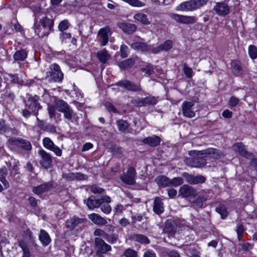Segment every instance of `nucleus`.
Masks as SVG:
<instances>
[{"label":"nucleus","instance_id":"obj_1","mask_svg":"<svg viewBox=\"0 0 257 257\" xmlns=\"http://www.w3.org/2000/svg\"><path fill=\"white\" fill-rule=\"evenodd\" d=\"M208 0H190L181 3L176 8V10L181 11H193L205 6Z\"/></svg>","mask_w":257,"mask_h":257},{"label":"nucleus","instance_id":"obj_2","mask_svg":"<svg viewBox=\"0 0 257 257\" xmlns=\"http://www.w3.org/2000/svg\"><path fill=\"white\" fill-rule=\"evenodd\" d=\"M55 106L59 111L63 113L66 119L72 121L76 114L66 102L62 99L56 100Z\"/></svg>","mask_w":257,"mask_h":257},{"label":"nucleus","instance_id":"obj_3","mask_svg":"<svg viewBox=\"0 0 257 257\" xmlns=\"http://www.w3.org/2000/svg\"><path fill=\"white\" fill-rule=\"evenodd\" d=\"M39 100L40 98L37 95L27 94L24 100L26 107L32 111L36 116L37 115L38 111L42 108Z\"/></svg>","mask_w":257,"mask_h":257},{"label":"nucleus","instance_id":"obj_4","mask_svg":"<svg viewBox=\"0 0 257 257\" xmlns=\"http://www.w3.org/2000/svg\"><path fill=\"white\" fill-rule=\"evenodd\" d=\"M46 77L50 80L60 82L63 79V73L60 66L56 63H53L50 66V71L46 73Z\"/></svg>","mask_w":257,"mask_h":257},{"label":"nucleus","instance_id":"obj_5","mask_svg":"<svg viewBox=\"0 0 257 257\" xmlns=\"http://www.w3.org/2000/svg\"><path fill=\"white\" fill-rule=\"evenodd\" d=\"M52 25L48 19H44L41 21V24L35 29V32L40 38L47 36L52 30Z\"/></svg>","mask_w":257,"mask_h":257},{"label":"nucleus","instance_id":"obj_6","mask_svg":"<svg viewBox=\"0 0 257 257\" xmlns=\"http://www.w3.org/2000/svg\"><path fill=\"white\" fill-rule=\"evenodd\" d=\"M111 35L110 27L106 26L101 28L97 33V37L98 39V43L102 47L106 45L108 43L109 37Z\"/></svg>","mask_w":257,"mask_h":257},{"label":"nucleus","instance_id":"obj_7","mask_svg":"<svg viewBox=\"0 0 257 257\" xmlns=\"http://www.w3.org/2000/svg\"><path fill=\"white\" fill-rule=\"evenodd\" d=\"M95 246L96 248V255L100 257L102 254H105L107 252L110 251L111 247L107 244L102 239L96 237L95 239Z\"/></svg>","mask_w":257,"mask_h":257},{"label":"nucleus","instance_id":"obj_8","mask_svg":"<svg viewBox=\"0 0 257 257\" xmlns=\"http://www.w3.org/2000/svg\"><path fill=\"white\" fill-rule=\"evenodd\" d=\"M9 145L13 148L19 147L26 151H29L32 149L30 142L26 140L19 138H11L9 140Z\"/></svg>","mask_w":257,"mask_h":257},{"label":"nucleus","instance_id":"obj_9","mask_svg":"<svg viewBox=\"0 0 257 257\" xmlns=\"http://www.w3.org/2000/svg\"><path fill=\"white\" fill-rule=\"evenodd\" d=\"M198 155L203 157H209L214 159H218L223 157L224 155L220 150L214 148H208L198 152Z\"/></svg>","mask_w":257,"mask_h":257},{"label":"nucleus","instance_id":"obj_10","mask_svg":"<svg viewBox=\"0 0 257 257\" xmlns=\"http://www.w3.org/2000/svg\"><path fill=\"white\" fill-rule=\"evenodd\" d=\"M136 176V170L133 167H130L126 174H123L120 176L121 180L128 185H134L136 183L135 178Z\"/></svg>","mask_w":257,"mask_h":257},{"label":"nucleus","instance_id":"obj_11","mask_svg":"<svg viewBox=\"0 0 257 257\" xmlns=\"http://www.w3.org/2000/svg\"><path fill=\"white\" fill-rule=\"evenodd\" d=\"M39 155L41 157L40 163L45 169H48L52 166V157L48 153L43 150L39 151Z\"/></svg>","mask_w":257,"mask_h":257},{"label":"nucleus","instance_id":"obj_12","mask_svg":"<svg viewBox=\"0 0 257 257\" xmlns=\"http://www.w3.org/2000/svg\"><path fill=\"white\" fill-rule=\"evenodd\" d=\"M194 105V102L185 101L182 104V113L184 116L192 118L195 116V113L193 109Z\"/></svg>","mask_w":257,"mask_h":257},{"label":"nucleus","instance_id":"obj_13","mask_svg":"<svg viewBox=\"0 0 257 257\" xmlns=\"http://www.w3.org/2000/svg\"><path fill=\"white\" fill-rule=\"evenodd\" d=\"M171 18L178 23L183 24H192L196 22V19L194 16H184L173 14Z\"/></svg>","mask_w":257,"mask_h":257},{"label":"nucleus","instance_id":"obj_14","mask_svg":"<svg viewBox=\"0 0 257 257\" xmlns=\"http://www.w3.org/2000/svg\"><path fill=\"white\" fill-rule=\"evenodd\" d=\"M213 10L215 12L217 15L220 16H225L230 13L229 6L224 2L216 3L213 8Z\"/></svg>","mask_w":257,"mask_h":257},{"label":"nucleus","instance_id":"obj_15","mask_svg":"<svg viewBox=\"0 0 257 257\" xmlns=\"http://www.w3.org/2000/svg\"><path fill=\"white\" fill-rule=\"evenodd\" d=\"M43 144L45 148L53 152L56 156L60 157L62 155V150L49 138H44Z\"/></svg>","mask_w":257,"mask_h":257},{"label":"nucleus","instance_id":"obj_16","mask_svg":"<svg viewBox=\"0 0 257 257\" xmlns=\"http://www.w3.org/2000/svg\"><path fill=\"white\" fill-rule=\"evenodd\" d=\"M84 222V220L76 216L70 218L65 222L67 228L70 230H73L77 227L80 226Z\"/></svg>","mask_w":257,"mask_h":257},{"label":"nucleus","instance_id":"obj_17","mask_svg":"<svg viewBox=\"0 0 257 257\" xmlns=\"http://www.w3.org/2000/svg\"><path fill=\"white\" fill-rule=\"evenodd\" d=\"M116 85L117 86L122 87L129 91H140L142 90L141 87L140 85H136L127 80H121L118 82L116 83Z\"/></svg>","mask_w":257,"mask_h":257},{"label":"nucleus","instance_id":"obj_18","mask_svg":"<svg viewBox=\"0 0 257 257\" xmlns=\"http://www.w3.org/2000/svg\"><path fill=\"white\" fill-rule=\"evenodd\" d=\"M232 149L240 156L246 158H250L251 154L245 149L244 145L242 143H236L232 146Z\"/></svg>","mask_w":257,"mask_h":257},{"label":"nucleus","instance_id":"obj_19","mask_svg":"<svg viewBox=\"0 0 257 257\" xmlns=\"http://www.w3.org/2000/svg\"><path fill=\"white\" fill-rule=\"evenodd\" d=\"M179 193L183 197H194L196 190L188 185H183L180 188Z\"/></svg>","mask_w":257,"mask_h":257},{"label":"nucleus","instance_id":"obj_20","mask_svg":"<svg viewBox=\"0 0 257 257\" xmlns=\"http://www.w3.org/2000/svg\"><path fill=\"white\" fill-rule=\"evenodd\" d=\"M52 187L53 184L52 182H45L38 186L34 187L33 188V192L37 195H40L50 190Z\"/></svg>","mask_w":257,"mask_h":257},{"label":"nucleus","instance_id":"obj_21","mask_svg":"<svg viewBox=\"0 0 257 257\" xmlns=\"http://www.w3.org/2000/svg\"><path fill=\"white\" fill-rule=\"evenodd\" d=\"M185 250L189 257H200V252L198 247L194 244H190L185 246Z\"/></svg>","mask_w":257,"mask_h":257},{"label":"nucleus","instance_id":"obj_22","mask_svg":"<svg viewBox=\"0 0 257 257\" xmlns=\"http://www.w3.org/2000/svg\"><path fill=\"white\" fill-rule=\"evenodd\" d=\"M101 200L96 199L95 196L92 195L84 200L88 208L90 210H93L95 208H98L100 206Z\"/></svg>","mask_w":257,"mask_h":257},{"label":"nucleus","instance_id":"obj_23","mask_svg":"<svg viewBox=\"0 0 257 257\" xmlns=\"http://www.w3.org/2000/svg\"><path fill=\"white\" fill-rule=\"evenodd\" d=\"M88 218L93 223L98 225H104L107 223L105 218L97 213H93L89 214Z\"/></svg>","mask_w":257,"mask_h":257},{"label":"nucleus","instance_id":"obj_24","mask_svg":"<svg viewBox=\"0 0 257 257\" xmlns=\"http://www.w3.org/2000/svg\"><path fill=\"white\" fill-rule=\"evenodd\" d=\"M129 239L142 244H149L150 242V239L147 236L141 234H132L129 237Z\"/></svg>","mask_w":257,"mask_h":257},{"label":"nucleus","instance_id":"obj_25","mask_svg":"<svg viewBox=\"0 0 257 257\" xmlns=\"http://www.w3.org/2000/svg\"><path fill=\"white\" fill-rule=\"evenodd\" d=\"M39 239L44 246H47L51 241L50 235L43 229H41L40 231Z\"/></svg>","mask_w":257,"mask_h":257},{"label":"nucleus","instance_id":"obj_26","mask_svg":"<svg viewBox=\"0 0 257 257\" xmlns=\"http://www.w3.org/2000/svg\"><path fill=\"white\" fill-rule=\"evenodd\" d=\"M143 142L151 147H156L160 145L161 142V139L157 136H153L145 138Z\"/></svg>","mask_w":257,"mask_h":257},{"label":"nucleus","instance_id":"obj_27","mask_svg":"<svg viewBox=\"0 0 257 257\" xmlns=\"http://www.w3.org/2000/svg\"><path fill=\"white\" fill-rule=\"evenodd\" d=\"M153 210L157 214H161L164 212L163 203L159 197H156L154 202Z\"/></svg>","mask_w":257,"mask_h":257},{"label":"nucleus","instance_id":"obj_28","mask_svg":"<svg viewBox=\"0 0 257 257\" xmlns=\"http://www.w3.org/2000/svg\"><path fill=\"white\" fill-rule=\"evenodd\" d=\"M96 57L99 61L103 64L106 63L110 58V55L105 49L98 51L96 54Z\"/></svg>","mask_w":257,"mask_h":257},{"label":"nucleus","instance_id":"obj_29","mask_svg":"<svg viewBox=\"0 0 257 257\" xmlns=\"http://www.w3.org/2000/svg\"><path fill=\"white\" fill-rule=\"evenodd\" d=\"M28 53L25 50L17 51L13 55L14 59L18 62L23 61L27 57Z\"/></svg>","mask_w":257,"mask_h":257},{"label":"nucleus","instance_id":"obj_30","mask_svg":"<svg viewBox=\"0 0 257 257\" xmlns=\"http://www.w3.org/2000/svg\"><path fill=\"white\" fill-rule=\"evenodd\" d=\"M18 245L22 248L23 251V256L22 257H31V253L30 250V249L28 246L27 243L23 240H20L18 241Z\"/></svg>","mask_w":257,"mask_h":257},{"label":"nucleus","instance_id":"obj_31","mask_svg":"<svg viewBox=\"0 0 257 257\" xmlns=\"http://www.w3.org/2000/svg\"><path fill=\"white\" fill-rule=\"evenodd\" d=\"M7 174L8 171L6 167L0 169V181L3 183L5 189H7L10 187L9 183L6 179Z\"/></svg>","mask_w":257,"mask_h":257},{"label":"nucleus","instance_id":"obj_32","mask_svg":"<svg viewBox=\"0 0 257 257\" xmlns=\"http://www.w3.org/2000/svg\"><path fill=\"white\" fill-rule=\"evenodd\" d=\"M231 66L233 73L238 76L241 74L242 68L241 67L240 62L236 60H234L231 61Z\"/></svg>","mask_w":257,"mask_h":257},{"label":"nucleus","instance_id":"obj_33","mask_svg":"<svg viewBox=\"0 0 257 257\" xmlns=\"http://www.w3.org/2000/svg\"><path fill=\"white\" fill-rule=\"evenodd\" d=\"M215 211L220 215L222 219H225L228 214L226 206L224 204H219L215 208Z\"/></svg>","mask_w":257,"mask_h":257},{"label":"nucleus","instance_id":"obj_34","mask_svg":"<svg viewBox=\"0 0 257 257\" xmlns=\"http://www.w3.org/2000/svg\"><path fill=\"white\" fill-rule=\"evenodd\" d=\"M131 47L134 49L142 52H147L150 50L147 45L142 42H134L131 44Z\"/></svg>","mask_w":257,"mask_h":257},{"label":"nucleus","instance_id":"obj_35","mask_svg":"<svg viewBox=\"0 0 257 257\" xmlns=\"http://www.w3.org/2000/svg\"><path fill=\"white\" fill-rule=\"evenodd\" d=\"M189 165L193 167L200 168L204 166L206 162L203 159L194 158L192 160H189Z\"/></svg>","mask_w":257,"mask_h":257},{"label":"nucleus","instance_id":"obj_36","mask_svg":"<svg viewBox=\"0 0 257 257\" xmlns=\"http://www.w3.org/2000/svg\"><path fill=\"white\" fill-rule=\"evenodd\" d=\"M142 98L144 106L148 105H155L158 101V97H155L150 95Z\"/></svg>","mask_w":257,"mask_h":257},{"label":"nucleus","instance_id":"obj_37","mask_svg":"<svg viewBox=\"0 0 257 257\" xmlns=\"http://www.w3.org/2000/svg\"><path fill=\"white\" fill-rule=\"evenodd\" d=\"M156 181L157 183L162 187L170 186L171 179L165 176H160L158 177Z\"/></svg>","mask_w":257,"mask_h":257},{"label":"nucleus","instance_id":"obj_38","mask_svg":"<svg viewBox=\"0 0 257 257\" xmlns=\"http://www.w3.org/2000/svg\"><path fill=\"white\" fill-rule=\"evenodd\" d=\"M122 29L124 33L131 34L136 31L137 27L133 24L124 23L122 25Z\"/></svg>","mask_w":257,"mask_h":257},{"label":"nucleus","instance_id":"obj_39","mask_svg":"<svg viewBox=\"0 0 257 257\" xmlns=\"http://www.w3.org/2000/svg\"><path fill=\"white\" fill-rule=\"evenodd\" d=\"M134 18L136 21H139L143 24L148 25L150 24V22L148 19L147 15L142 13H139L135 14L134 16Z\"/></svg>","mask_w":257,"mask_h":257},{"label":"nucleus","instance_id":"obj_40","mask_svg":"<svg viewBox=\"0 0 257 257\" xmlns=\"http://www.w3.org/2000/svg\"><path fill=\"white\" fill-rule=\"evenodd\" d=\"M213 191L211 190H208L207 191H204L203 194L199 196L197 198V200L201 201L202 203L201 205L202 206V202L211 199L213 197Z\"/></svg>","mask_w":257,"mask_h":257},{"label":"nucleus","instance_id":"obj_41","mask_svg":"<svg viewBox=\"0 0 257 257\" xmlns=\"http://www.w3.org/2000/svg\"><path fill=\"white\" fill-rule=\"evenodd\" d=\"M134 60L132 58H129L120 62L119 64V67L122 69L125 70L131 67L134 64Z\"/></svg>","mask_w":257,"mask_h":257},{"label":"nucleus","instance_id":"obj_42","mask_svg":"<svg viewBox=\"0 0 257 257\" xmlns=\"http://www.w3.org/2000/svg\"><path fill=\"white\" fill-rule=\"evenodd\" d=\"M116 123L118 130L120 132H124L128 128V123L125 120L119 119L116 121Z\"/></svg>","mask_w":257,"mask_h":257},{"label":"nucleus","instance_id":"obj_43","mask_svg":"<svg viewBox=\"0 0 257 257\" xmlns=\"http://www.w3.org/2000/svg\"><path fill=\"white\" fill-rule=\"evenodd\" d=\"M248 54L252 59L257 58V47L253 45H249L248 49Z\"/></svg>","mask_w":257,"mask_h":257},{"label":"nucleus","instance_id":"obj_44","mask_svg":"<svg viewBox=\"0 0 257 257\" xmlns=\"http://www.w3.org/2000/svg\"><path fill=\"white\" fill-rule=\"evenodd\" d=\"M165 253L166 257H181L179 252L176 250L166 249Z\"/></svg>","mask_w":257,"mask_h":257},{"label":"nucleus","instance_id":"obj_45","mask_svg":"<svg viewBox=\"0 0 257 257\" xmlns=\"http://www.w3.org/2000/svg\"><path fill=\"white\" fill-rule=\"evenodd\" d=\"M173 42L171 40H167L163 44L160 45V48L162 49V51H168L172 47Z\"/></svg>","mask_w":257,"mask_h":257},{"label":"nucleus","instance_id":"obj_46","mask_svg":"<svg viewBox=\"0 0 257 257\" xmlns=\"http://www.w3.org/2000/svg\"><path fill=\"white\" fill-rule=\"evenodd\" d=\"M123 255L125 257H137L138 253L136 250L131 248H128L124 251Z\"/></svg>","mask_w":257,"mask_h":257},{"label":"nucleus","instance_id":"obj_47","mask_svg":"<svg viewBox=\"0 0 257 257\" xmlns=\"http://www.w3.org/2000/svg\"><path fill=\"white\" fill-rule=\"evenodd\" d=\"M183 72L186 76L188 78H191L194 74L192 68L188 67L186 63L183 65Z\"/></svg>","mask_w":257,"mask_h":257},{"label":"nucleus","instance_id":"obj_48","mask_svg":"<svg viewBox=\"0 0 257 257\" xmlns=\"http://www.w3.org/2000/svg\"><path fill=\"white\" fill-rule=\"evenodd\" d=\"M183 183V180L181 177H175L171 179L170 186L177 187Z\"/></svg>","mask_w":257,"mask_h":257},{"label":"nucleus","instance_id":"obj_49","mask_svg":"<svg viewBox=\"0 0 257 257\" xmlns=\"http://www.w3.org/2000/svg\"><path fill=\"white\" fill-rule=\"evenodd\" d=\"M206 180L205 178L202 175H193V184L203 183Z\"/></svg>","mask_w":257,"mask_h":257},{"label":"nucleus","instance_id":"obj_50","mask_svg":"<svg viewBox=\"0 0 257 257\" xmlns=\"http://www.w3.org/2000/svg\"><path fill=\"white\" fill-rule=\"evenodd\" d=\"M10 128L6 123V121L2 119H0V134L6 132Z\"/></svg>","mask_w":257,"mask_h":257},{"label":"nucleus","instance_id":"obj_51","mask_svg":"<svg viewBox=\"0 0 257 257\" xmlns=\"http://www.w3.org/2000/svg\"><path fill=\"white\" fill-rule=\"evenodd\" d=\"M120 55L122 58H126L127 57L128 54V48L125 45H122L120 46Z\"/></svg>","mask_w":257,"mask_h":257},{"label":"nucleus","instance_id":"obj_52","mask_svg":"<svg viewBox=\"0 0 257 257\" xmlns=\"http://www.w3.org/2000/svg\"><path fill=\"white\" fill-rule=\"evenodd\" d=\"M101 210L105 214H109L111 211V207L109 204L104 203L100 206Z\"/></svg>","mask_w":257,"mask_h":257},{"label":"nucleus","instance_id":"obj_53","mask_svg":"<svg viewBox=\"0 0 257 257\" xmlns=\"http://www.w3.org/2000/svg\"><path fill=\"white\" fill-rule=\"evenodd\" d=\"M163 231L170 234L174 233V229L171 223L166 222L165 223Z\"/></svg>","mask_w":257,"mask_h":257},{"label":"nucleus","instance_id":"obj_54","mask_svg":"<svg viewBox=\"0 0 257 257\" xmlns=\"http://www.w3.org/2000/svg\"><path fill=\"white\" fill-rule=\"evenodd\" d=\"M56 108L53 105H49L48 106V111L49 116L51 118H55L56 115Z\"/></svg>","mask_w":257,"mask_h":257},{"label":"nucleus","instance_id":"obj_55","mask_svg":"<svg viewBox=\"0 0 257 257\" xmlns=\"http://www.w3.org/2000/svg\"><path fill=\"white\" fill-rule=\"evenodd\" d=\"M134 105L137 107H142L144 106L143 100L142 98H138L137 99H133L131 101Z\"/></svg>","mask_w":257,"mask_h":257},{"label":"nucleus","instance_id":"obj_56","mask_svg":"<svg viewBox=\"0 0 257 257\" xmlns=\"http://www.w3.org/2000/svg\"><path fill=\"white\" fill-rule=\"evenodd\" d=\"M90 190L91 192L94 194H102L104 193V190L100 188L96 185H92L90 187Z\"/></svg>","mask_w":257,"mask_h":257},{"label":"nucleus","instance_id":"obj_57","mask_svg":"<svg viewBox=\"0 0 257 257\" xmlns=\"http://www.w3.org/2000/svg\"><path fill=\"white\" fill-rule=\"evenodd\" d=\"M69 24L67 20H63L61 21L59 25V29L60 31L63 32L67 29L69 27Z\"/></svg>","mask_w":257,"mask_h":257},{"label":"nucleus","instance_id":"obj_58","mask_svg":"<svg viewBox=\"0 0 257 257\" xmlns=\"http://www.w3.org/2000/svg\"><path fill=\"white\" fill-rule=\"evenodd\" d=\"M239 101V99L238 98L232 96L230 98L229 100V105L231 107H234L238 104Z\"/></svg>","mask_w":257,"mask_h":257},{"label":"nucleus","instance_id":"obj_59","mask_svg":"<svg viewBox=\"0 0 257 257\" xmlns=\"http://www.w3.org/2000/svg\"><path fill=\"white\" fill-rule=\"evenodd\" d=\"M182 176L185 179L186 182L189 184H193V175L187 173H184Z\"/></svg>","mask_w":257,"mask_h":257},{"label":"nucleus","instance_id":"obj_60","mask_svg":"<svg viewBox=\"0 0 257 257\" xmlns=\"http://www.w3.org/2000/svg\"><path fill=\"white\" fill-rule=\"evenodd\" d=\"M142 71L143 72H145L146 74L150 75L153 72V68L152 66L148 65V66H147L145 68H142Z\"/></svg>","mask_w":257,"mask_h":257},{"label":"nucleus","instance_id":"obj_61","mask_svg":"<svg viewBox=\"0 0 257 257\" xmlns=\"http://www.w3.org/2000/svg\"><path fill=\"white\" fill-rule=\"evenodd\" d=\"M105 106L107 109V110L110 112L117 113V110L115 108V107L109 102H107L105 104Z\"/></svg>","mask_w":257,"mask_h":257},{"label":"nucleus","instance_id":"obj_62","mask_svg":"<svg viewBox=\"0 0 257 257\" xmlns=\"http://www.w3.org/2000/svg\"><path fill=\"white\" fill-rule=\"evenodd\" d=\"M99 199L101 200L100 205L102 204H104V203L109 204L111 202L110 198L107 195L103 196L101 198H100Z\"/></svg>","mask_w":257,"mask_h":257},{"label":"nucleus","instance_id":"obj_63","mask_svg":"<svg viewBox=\"0 0 257 257\" xmlns=\"http://www.w3.org/2000/svg\"><path fill=\"white\" fill-rule=\"evenodd\" d=\"M113 155L120 156L122 154V149L120 147H113L112 150Z\"/></svg>","mask_w":257,"mask_h":257},{"label":"nucleus","instance_id":"obj_64","mask_svg":"<svg viewBox=\"0 0 257 257\" xmlns=\"http://www.w3.org/2000/svg\"><path fill=\"white\" fill-rule=\"evenodd\" d=\"M143 257H156V254L153 251L148 250L144 253Z\"/></svg>","mask_w":257,"mask_h":257}]
</instances>
